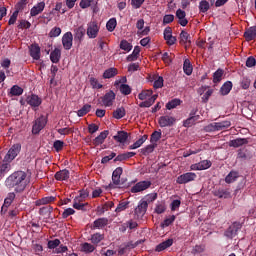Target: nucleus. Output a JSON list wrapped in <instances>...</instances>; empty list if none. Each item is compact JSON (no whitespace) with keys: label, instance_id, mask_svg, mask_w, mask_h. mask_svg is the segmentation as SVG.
Wrapping results in <instances>:
<instances>
[{"label":"nucleus","instance_id":"nucleus-1","mask_svg":"<svg viewBox=\"0 0 256 256\" xmlns=\"http://www.w3.org/2000/svg\"><path fill=\"white\" fill-rule=\"evenodd\" d=\"M31 183V179L25 171H15L5 181L8 189H14L15 193H23L27 189V185Z\"/></svg>","mask_w":256,"mask_h":256},{"label":"nucleus","instance_id":"nucleus-2","mask_svg":"<svg viewBox=\"0 0 256 256\" xmlns=\"http://www.w3.org/2000/svg\"><path fill=\"white\" fill-rule=\"evenodd\" d=\"M117 95L113 90H109L104 96H101L98 101L104 107H113Z\"/></svg>","mask_w":256,"mask_h":256},{"label":"nucleus","instance_id":"nucleus-3","mask_svg":"<svg viewBox=\"0 0 256 256\" xmlns=\"http://www.w3.org/2000/svg\"><path fill=\"white\" fill-rule=\"evenodd\" d=\"M45 125H47V117L41 115L34 121V124L32 126L33 135H39V133H41V131L45 129Z\"/></svg>","mask_w":256,"mask_h":256},{"label":"nucleus","instance_id":"nucleus-4","mask_svg":"<svg viewBox=\"0 0 256 256\" xmlns=\"http://www.w3.org/2000/svg\"><path fill=\"white\" fill-rule=\"evenodd\" d=\"M196 179H197V174L195 172H187L178 176L176 179V183L178 185H187V183H191Z\"/></svg>","mask_w":256,"mask_h":256},{"label":"nucleus","instance_id":"nucleus-5","mask_svg":"<svg viewBox=\"0 0 256 256\" xmlns=\"http://www.w3.org/2000/svg\"><path fill=\"white\" fill-rule=\"evenodd\" d=\"M19 153H21V144H14L5 155L4 160L7 161V163H11Z\"/></svg>","mask_w":256,"mask_h":256},{"label":"nucleus","instance_id":"nucleus-6","mask_svg":"<svg viewBox=\"0 0 256 256\" xmlns=\"http://www.w3.org/2000/svg\"><path fill=\"white\" fill-rule=\"evenodd\" d=\"M151 187V181L144 180L137 182L132 188L131 193H141V191H147Z\"/></svg>","mask_w":256,"mask_h":256},{"label":"nucleus","instance_id":"nucleus-7","mask_svg":"<svg viewBox=\"0 0 256 256\" xmlns=\"http://www.w3.org/2000/svg\"><path fill=\"white\" fill-rule=\"evenodd\" d=\"M177 121V119L173 116H169V115H165V116H161L158 119V124L160 125V127H173V125H175V122Z\"/></svg>","mask_w":256,"mask_h":256},{"label":"nucleus","instance_id":"nucleus-8","mask_svg":"<svg viewBox=\"0 0 256 256\" xmlns=\"http://www.w3.org/2000/svg\"><path fill=\"white\" fill-rule=\"evenodd\" d=\"M179 39L180 45H183L185 49H189V47H191V34H189L187 31L182 30Z\"/></svg>","mask_w":256,"mask_h":256},{"label":"nucleus","instance_id":"nucleus-9","mask_svg":"<svg viewBox=\"0 0 256 256\" xmlns=\"http://www.w3.org/2000/svg\"><path fill=\"white\" fill-rule=\"evenodd\" d=\"M26 103L30 105L33 109L39 107L41 103H43V100L41 97H39L37 94H31L27 96Z\"/></svg>","mask_w":256,"mask_h":256},{"label":"nucleus","instance_id":"nucleus-10","mask_svg":"<svg viewBox=\"0 0 256 256\" xmlns=\"http://www.w3.org/2000/svg\"><path fill=\"white\" fill-rule=\"evenodd\" d=\"M241 229V223L234 222L229 228L225 231V237H228V239H233Z\"/></svg>","mask_w":256,"mask_h":256},{"label":"nucleus","instance_id":"nucleus-11","mask_svg":"<svg viewBox=\"0 0 256 256\" xmlns=\"http://www.w3.org/2000/svg\"><path fill=\"white\" fill-rule=\"evenodd\" d=\"M87 35L89 39H95L99 35V25L97 22H90L88 24Z\"/></svg>","mask_w":256,"mask_h":256},{"label":"nucleus","instance_id":"nucleus-12","mask_svg":"<svg viewBox=\"0 0 256 256\" xmlns=\"http://www.w3.org/2000/svg\"><path fill=\"white\" fill-rule=\"evenodd\" d=\"M62 45L66 51H69L73 47V33L66 32L62 36Z\"/></svg>","mask_w":256,"mask_h":256},{"label":"nucleus","instance_id":"nucleus-13","mask_svg":"<svg viewBox=\"0 0 256 256\" xmlns=\"http://www.w3.org/2000/svg\"><path fill=\"white\" fill-rule=\"evenodd\" d=\"M212 163L209 160H203L199 163L192 164L190 166L191 171H205V169H209L211 167Z\"/></svg>","mask_w":256,"mask_h":256},{"label":"nucleus","instance_id":"nucleus-14","mask_svg":"<svg viewBox=\"0 0 256 256\" xmlns=\"http://www.w3.org/2000/svg\"><path fill=\"white\" fill-rule=\"evenodd\" d=\"M214 197H218V199H229L231 197V191L229 188H218L213 191Z\"/></svg>","mask_w":256,"mask_h":256},{"label":"nucleus","instance_id":"nucleus-15","mask_svg":"<svg viewBox=\"0 0 256 256\" xmlns=\"http://www.w3.org/2000/svg\"><path fill=\"white\" fill-rule=\"evenodd\" d=\"M30 51V57L34 59V61H39L41 59V47H39V44H32L29 47Z\"/></svg>","mask_w":256,"mask_h":256},{"label":"nucleus","instance_id":"nucleus-16","mask_svg":"<svg viewBox=\"0 0 256 256\" xmlns=\"http://www.w3.org/2000/svg\"><path fill=\"white\" fill-rule=\"evenodd\" d=\"M45 11V2H39L36 5H34L30 10V16L31 17H37V15H40V13H43Z\"/></svg>","mask_w":256,"mask_h":256},{"label":"nucleus","instance_id":"nucleus-17","mask_svg":"<svg viewBox=\"0 0 256 256\" xmlns=\"http://www.w3.org/2000/svg\"><path fill=\"white\" fill-rule=\"evenodd\" d=\"M195 113H197V111H195V110H192L190 112V117L188 119L184 120L183 127H187V128L192 127V125H195L196 121H199L200 116L195 115Z\"/></svg>","mask_w":256,"mask_h":256},{"label":"nucleus","instance_id":"nucleus-18","mask_svg":"<svg viewBox=\"0 0 256 256\" xmlns=\"http://www.w3.org/2000/svg\"><path fill=\"white\" fill-rule=\"evenodd\" d=\"M147 207H149V203L145 200H141L135 209L136 215H138V217H143V215L147 213Z\"/></svg>","mask_w":256,"mask_h":256},{"label":"nucleus","instance_id":"nucleus-19","mask_svg":"<svg viewBox=\"0 0 256 256\" xmlns=\"http://www.w3.org/2000/svg\"><path fill=\"white\" fill-rule=\"evenodd\" d=\"M108 136H109V130L102 131L100 135L93 140V145H95V147H98V145H103V143H105V140L107 139Z\"/></svg>","mask_w":256,"mask_h":256},{"label":"nucleus","instance_id":"nucleus-20","mask_svg":"<svg viewBox=\"0 0 256 256\" xmlns=\"http://www.w3.org/2000/svg\"><path fill=\"white\" fill-rule=\"evenodd\" d=\"M109 225L108 218H98L92 224V229H103Z\"/></svg>","mask_w":256,"mask_h":256},{"label":"nucleus","instance_id":"nucleus-21","mask_svg":"<svg viewBox=\"0 0 256 256\" xmlns=\"http://www.w3.org/2000/svg\"><path fill=\"white\" fill-rule=\"evenodd\" d=\"M114 141L117 143L125 144L127 143V139H129V133L125 131H118L117 135L113 136Z\"/></svg>","mask_w":256,"mask_h":256},{"label":"nucleus","instance_id":"nucleus-22","mask_svg":"<svg viewBox=\"0 0 256 256\" xmlns=\"http://www.w3.org/2000/svg\"><path fill=\"white\" fill-rule=\"evenodd\" d=\"M87 195L86 194H80L79 198H75L73 202V208L77 209V211H85V206L87 203H82L81 198H85Z\"/></svg>","mask_w":256,"mask_h":256},{"label":"nucleus","instance_id":"nucleus-23","mask_svg":"<svg viewBox=\"0 0 256 256\" xmlns=\"http://www.w3.org/2000/svg\"><path fill=\"white\" fill-rule=\"evenodd\" d=\"M71 173L67 169L60 170L55 173L54 177L56 181H67L70 177Z\"/></svg>","mask_w":256,"mask_h":256},{"label":"nucleus","instance_id":"nucleus-24","mask_svg":"<svg viewBox=\"0 0 256 256\" xmlns=\"http://www.w3.org/2000/svg\"><path fill=\"white\" fill-rule=\"evenodd\" d=\"M238 159H242L243 161H249V159H253V154L247 148H242L238 150Z\"/></svg>","mask_w":256,"mask_h":256},{"label":"nucleus","instance_id":"nucleus-25","mask_svg":"<svg viewBox=\"0 0 256 256\" xmlns=\"http://www.w3.org/2000/svg\"><path fill=\"white\" fill-rule=\"evenodd\" d=\"M121 175H123V168L118 167L112 173V182L114 185H119L121 183Z\"/></svg>","mask_w":256,"mask_h":256},{"label":"nucleus","instance_id":"nucleus-26","mask_svg":"<svg viewBox=\"0 0 256 256\" xmlns=\"http://www.w3.org/2000/svg\"><path fill=\"white\" fill-rule=\"evenodd\" d=\"M173 245V238H169L166 241H163L162 243L158 244L155 248V251L158 253H161V251H165V249H169Z\"/></svg>","mask_w":256,"mask_h":256},{"label":"nucleus","instance_id":"nucleus-27","mask_svg":"<svg viewBox=\"0 0 256 256\" xmlns=\"http://www.w3.org/2000/svg\"><path fill=\"white\" fill-rule=\"evenodd\" d=\"M247 143H249V140L246 138H236L229 142V147H243V145H247Z\"/></svg>","mask_w":256,"mask_h":256},{"label":"nucleus","instance_id":"nucleus-28","mask_svg":"<svg viewBox=\"0 0 256 256\" xmlns=\"http://www.w3.org/2000/svg\"><path fill=\"white\" fill-rule=\"evenodd\" d=\"M244 38L246 41H253V39L256 38V26H252V27L248 28L244 32Z\"/></svg>","mask_w":256,"mask_h":256},{"label":"nucleus","instance_id":"nucleus-29","mask_svg":"<svg viewBox=\"0 0 256 256\" xmlns=\"http://www.w3.org/2000/svg\"><path fill=\"white\" fill-rule=\"evenodd\" d=\"M86 30L83 26L78 27L75 29L74 39L75 41H79L81 43L83 38L85 37Z\"/></svg>","mask_w":256,"mask_h":256},{"label":"nucleus","instance_id":"nucleus-30","mask_svg":"<svg viewBox=\"0 0 256 256\" xmlns=\"http://www.w3.org/2000/svg\"><path fill=\"white\" fill-rule=\"evenodd\" d=\"M135 155V152H125L119 154L117 157L114 158V163H117V161H127V159H131V157H135Z\"/></svg>","mask_w":256,"mask_h":256},{"label":"nucleus","instance_id":"nucleus-31","mask_svg":"<svg viewBox=\"0 0 256 256\" xmlns=\"http://www.w3.org/2000/svg\"><path fill=\"white\" fill-rule=\"evenodd\" d=\"M15 197V192L8 193L6 198L4 199L3 209H9V207H11V203L15 201Z\"/></svg>","mask_w":256,"mask_h":256},{"label":"nucleus","instance_id":"nucleus-32","mask_svg":"<svg viewBox=\"0 0 256 256\" xmlns=\"http://www.w3.org/2000/svg\"><path fill=\"white\" fill-rule=\"evenodd\" d=\"M237 179H239V172L232 170L225 177V183H228V184L235 183Z\"/></svg>","mask_w":256,"mask_h":256},{"label":"nucleus","instance_id":"nucleus-33","mask_svg":"<svg viewBox=\"0 0 256 256\" xmlns=\"http://www.w3.org/2000/svg\"><path fill=\"white\" fill-rule=\"evenodd\" d=\"M50 61H52L53 63H59V61H61V49L55 48L50 53Z\"/></svg>","mask_w":256,"mask_h":256},{"label":"nucleus","instance_id":"nucleus-34","mask_svg":"<svg viewBox=\"0 0 256 256\" xmlns=\"http://www.w3.org/2000/svg\"><path fill=\"white\" fill-rule=\"evenodd\" d=\"M231 89H233V83L231 81H227L220 88V93L221 95H229V93H231Z\"/></svg>","mask_w":256,"mask_h":256},{"label":"nucleus","instance_id":"nucleus-35","mask_svg":"<svg viewBox=\"0 0 256 256\" xmlns=\"http://www.w3.org/2000/svg\"><path fill=\"white\" fill-rule=\"evenodd\" d=\"M183 71L185 75H191L193 73V65H191V61L189 59L184 60Z\"/></svg>","mask_w":256,"mask_h":256},{"label":"nucleus","instance_id":"nucleus-36","mask_svg":"<svg viewBox=\"0 0 256 256\" xmlns=\"http://www.w3.org/2000/svg\"><path fill=\"white\" fill-rule=\"evenodd\" d=\"M139 53H141V48L139 46H135L133 52L130 55H128L127 61H137Z\"/></svg>","mask_w":256,"mask_h":256},{"label":"nucleus","instance_id":"nucleus-37","mask_svg":"<svg viewBox=\"0 0 256 256\" xmlns=\"http://www.w3.org/2000/svg\"><path fill=\"white\" fill-rule=\"evenodd\" d=\"M117 73H119L117 68H109V69L104 71L103 78L104 79H111V78L115 77V75H117Z\"/></svg>","mask_w":256,"mask_h":256},{"label":"nucleus","instance_id":"nucleus-38","mask_svg":"<svg viewBox=\"0 0 256 256\" xmlns=\"http://www.w3.org/2000/svg\"><path fill=\"white\" fill-rule=\"evenodd\" d=\"M53 201H55V197L53 196H47L44 198H41L39 200L36 201V205L39 207L41 205H48V203H53Z\"/></svg>","mask_w":256,"mask_h":256},{"label":"nucleus","instance_id":"nucleus-39","mask_svg":"<svg viewBox=\"0 0 256 256\" xmlns=\"http://www.w3.org/2000/svg\"><path fill=\"white\" fill-rule=\"evenodd\" d=\"M10 95L12 97H19V95H23V88L19 87L18 85H14L10 89Z\"/></svg>","mask_w":256,"mask_h":256},{"label":"nucleus","instance_id":"nucleus-40","mask_svg":"<svg viewBox=\"0 0 256 256\" xmlns=\"http://www.w3.org/2000/svg\"><path fill=\"white\" fill-rule=\"evenodd\" d=\"M147 141V135H143L141 138H139L134 144L129 146V149H139L143 143Z\"/></svg>","mask_w":256,"mask_h":256},{"label":"nucleus","instance_id":"nucleus-41","mask_svg":"<svg viewBox=\"0 0 256 256\" xmlns=\"http://www.w3.org/2000/svg\"><path fill=\"white\" fill-rule=\"evenodd\" d=\"M126 114L127 112L125 111V109L123 107H120L113 112V117L114 119H123Z\"/></svg>","mask_w":256,"mask_h":256},{"label":"nucleus","instance_id":"nucleus-42","mask_svg":"<svg viewBox=\"0 0 256 256\" xmlns=\"http://www.w3.org/2000/svg\"><path fill=\"white\" fill-rule=\"evenodd\" d=\"M91 111V104H85L81 109L77 111L78 117H85L87 113Z\"/></svg>","mask_w":256,"mask_h":256},{"label":"nucleus","instance_id":"nucleus-43","mask_svg":"<svg viewBox=\"0 0 256 256\" xmlns=\"http://www.w3.org/2000/svg\"><path fill=\"white\" fill-rule=\"evenodd\" d=\"M115 27H117V19L116 18H111L107 23H106V29L110 33H113L115 31Z\"/></svg>","mask_w":256,"mask_h":256},{"label":"nucleus","instance_id":"nucleus-44","mask_svg":"<svg viewBox=\"0 0 256 256\" xmlns=\"http://www.w3.org/2000/svg\"><path fill=\"white\" fill-rule=\"evenodd\" d=\"M179 105H181V100L180 99H172L171 101H169L166 104V109H168L169 111H171V109H175L176 107H179Z\"/></svg>","mask_w":256,"mask_h":256},{"label":"nucleus","instance_id":"nucleus-45","mask_svg":"<svg viewBox=\"0 0 256 256\" xmlns=\"http://www.w3.org/2000/svg\"><path fill=\"white\" fill-rule=\"evenodd\" d=\"M105 239V235L101 233H95L91 237V241L93 245H98V243H101Z\"/></svg>","mask_w":256,"mask_h":256},{"label":"nucleus","instance_id":"nucleus-46","mask_svg":"<svg viewBox=\"0 0 256 256\" xmlns=\"http://www.w3.org/2000/svg\"><path fill=\"white\" fill-rule=\"evenodd\" d=\"M204 131H206V133H214L215 131H220L219 125L217 124V122L208 124L204 127Z\"/></svg>","mask_w":256,"mask_h":256},{"label":"nucleus","instance_id":"nucleus-47","mask_svg":"<svg viewBox=\"0 0 256 256\" xmlns=\"http://www.w3.org/2000/svg\"><path fill=\"white\" fill-rule=\"evenodd\" d=\"M155 147H157V144H149L146 147L141 149L142 155H150V153H153L155 151Z\"/></svg>","mask_w":256,"mask_h":256},{"label":"nucleus","instance_id":"nucleus-48","mask_svg":"<svg viewBox=\"0 0 256 256\" xmlns=\"http://www.w3.org/2000/svg\"><path fill=\"white\" fill-rule=\"evenodd\" d=\"M209 9H211V6L207 2V0L200 1V3H199L200 13H207V11H209Z\"/></svg>","mask_w":256,"mask_h":256},{"label":"nucleus","instance_id":"nucleus-49","mask_svg":"<svg viewBox=\"0 0 256 256\" xmlns=\"http://www.w3.org/2000/svg\"><path fill=\"white\" fill-rule=\"evenodd\" d=\"M223 69L219 68L216 72L213 74V83H219L223 79Z\"/></svg>","mask_w":256,"mask_h":256},{"label":"nucleus","instance_id":"nucleus-50","mask_svg":"<svg viewBox=\"0 0 256 256\" xmlns=\"http://www.w3.org/2000/svg\"><path fill=\"white\" fill-rule=\"evenodd\" d=\"M161 136H162L161 130L160 131H154L151 134L150 142L154 145H157V142L161 139Z\"/></svg>","mask_w":256,"mask_h":256},{"label":"nucleus","instance_id":"nucleus-51","mask_svg":"<svg viewBox=\"0 0 256 256\" xmlns=\"http://www.w3.org/2000/svg\"><path fill=\"white\" fill-rule=\"evenodd\" d=\"M151 95H153V90H143L139 93L138 99H140V101H145V99H147V97H151Z\"/></svg>","mask_w":256,"mask_h":256},{"label":"nucleus","instance_id":"nucleus-52","mask_svg":"<svg viewBox=\"0 0 256 256\" xmlns=\"http://www.w3.org/2000/svg\"><path fill=\"white\" fill-rule=\"evenodd\" d=\"M120 49H122L123 51H127V53H129V51L133 49V45H131V43H129L127 40H122L120 42Z\"/></svg>","mask_w":256,"mask_h":256},{"label":"nucleus","instance_id":"nucleus-53","mask_svg":"<svg viewBox=\"0 0 256 256\" xmlns=\"http://www.w3.org/2000/svg\"><path fill=\"white\" fill-rule=\"evenodd\" d=\"M176 216L172 215L169 218H166L162 223H161V227L163 229H165V227H169V225H172V223L175 222Z\"/></svg>","mask_w":256,"mask_h":256},{"label":"nucleus","instance_id":"nucleus-54","mask_svg":"<svg viewBox=\"0 0 256 256\" xmlns=\"http://www.w3.org/2000/svg\"><path fill=\"white\" fill-rule=\"evenodd\" d=\"M119 89L122 95H131V86H129L128 84H121Z\"/></svg>","mask_w":256,"mask_h":256},{"label":"nucleus","instance_id":"nucleus-55","mask_svg":"<svg viewBox=\"0 0 256 256\" xmlns=\"http://www.w3.org/2000/svg\"><path fill=\"white\" fill-rule=\"evenodd\" d=\"M82 251H84V253H93L95 251V246H93V244L85 242L84 244H82Z\"/></svg>","mask_w":256,"mask_h":256},{"label":"nucleus","instance_id":"nucleus-56","mask_svg":"<svg viewBox=\"0 0 256 256\" xmlns=\"http://www.w3.org/2000/svg\"><path fill=\"white\" fill-rule=\"evenodd\" d=\"M63 147H65V142L61 140H56L53 144V148L57 153H59V151H63Z\"/></svg>","mask_w":256,"mask_h":256},{"label":"nucleus","instance_id":"nucleus-57","mask_svg":"<svg viewBox=\"0 0 256 256\" xmlns=\"http://www.w3.org/2000/svg\"><path fill=\"white\" fill-rule=\"evenodd\" d=\"M219 131H223V129H229L231 127V121L224 120L222 122H217Z\"/></svg>","mask_w":256,"mask_h":256},{"label":"nucleus","instance_id":"nucleus-58","mask_svg":"<svg viewBox=\"0 0 256 256\" xmlns=\"http://www.w3.org/2000/svg\"><path fill=\"white\" fill-rule=\"evenodd\" d=\"M90 85L93 89H103V84H100L99 80L93 77L90 78Z\"/></svg>","mask_w":256,"mask_h":256},{"label":"nucleus","instance_id":"nucleus-59","mask_svg":"<svg viewBox=\"0 0 256 256\" xmlns=\"http://www.w3.org/2000/svg\"><path fill=\"white\" fill-rule=\"evenodd\" d=\"M59 245H61V240H59V239H54V240L48 241V249H57V247H59Z\"/></svg>","mask_w":256,"mask_h":256},{"label":"nucleus","instance_id":"nucleus-60","mask_svg":"<svg viewBox=\"0 0 256 256\" xmlns=\"http://www.w3.org/2000/svg\"><path fill=\"white\" fill-rule=\"evenodd\" d=\"M163 77L162 76H158L156 77V80L154 81L153 87L154 89H161L163 87Z\"/></svg>","mask_w":256,"mask_h":256},{"label":"nucleus","instance_id":"nucleus-61","mask_svg":"<svg viewBox=\"0 0 256 256\" xmlns=\"http://www.w3.org/2000/svg\"><path fill=\"white\" fill-rule=\"evenodd\" d=\"M40 215H51L53 213V208L51 206L42 207L39 210Z\"/></svg>","mask_w":256,"mask_h":256},{"label":"nucleus","instance_id":"nucleus-62","mask_svg":"<svg viewBox=\"0 0 256 256\" xmlns=\"http://www.w3.org/2000/svg\"><path fill=\"white\" fill-rule=\"evenodd\" d=\"M59 35H61V29L59 27H54L49 32V37L51 38L59 37Z\"/></svg>","mask_w":256,"mask_h":256},{"label":"nucleus","instance_id":"nucleus-63","mask_svg":"<svg viewBox=\"0 0 256 256\" xmlns=\"http://www.w3.org/2000/svg\"><path fill=\"white\" fill-rule=\"evenodd\" d=\"M205 251V245H196L192 249V254L193 255H199V253H203Z\"/></svg>","mask_w":256,"mask_h":256},{"label":"nucleus","instance_id":"nucleus-64","mask_svg":"<svg viewBox=\"0 0 256 256\" xmlns=\"http://www.w3.org/2000/svg\"><path fill=\"white\" fill-rule=\"evenodd\" d=\"M241 87L242 89H249V87H251V79H249L248 77L242 78Z\"/></svg>","mask_w":256,"mask_h":256}]
</instances>
